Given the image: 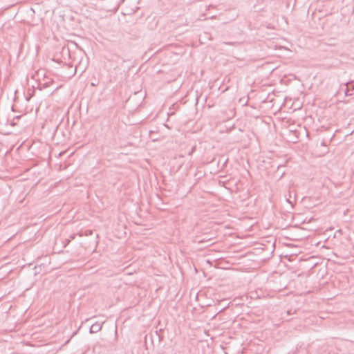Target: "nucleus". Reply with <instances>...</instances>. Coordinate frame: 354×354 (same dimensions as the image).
<instances>
[{
	"instance_id": "1",
	"label": "nucleus",
	"mask_w": 354,
	"mask_h": 354,
	"mask_svg": "<svg viewBox=\"0 0 354 354\" xmlns=\"http://www.w3.org/2000/svg\"><path fill=\"white\" fill-rule=\"evenodd\" d=\"M103 323L104 322H102V323L95 322L93 324H92L90 328V333H95L99 332L102 329Z\"/></svg>"
},
{
	"instance_id": "2",
	"label": "nucleus",
	"mask_w": 354,
	"mask_h": 354,
	"mask_svg": "<svg viewBox=\"0 0 354 354\" xmlns=\"http://www.w3.org/2000/svg\"><path fill=\"white\" fill-rule=\"evenodd\" d=\"M98 84H99V82L96 80L95 82H91V85L92 86H97L98 85Z\"/></svg>"
},
{
	"instance_id": "3",
	"label": "nucleus",
	"mask_w": 354,
	"mask_h": 354,
	"mask_svg": "<svg viewBox=\"0 0 354 354\" xmlns=\"http://www.w3.org/2000/svg\"><path fill=\"white\" fill-rule=\"evenodd\" d=\"M52 82H53V80H52V81H50V82H45V83L44 84V86L48 87V86H50V84Z\"/></svg>"
},
{
	"instance_id": "4",
	"label": "nucleus",
	"mask_w": 354,
	"mask_h": 354,
	"mask_svg": "<svg viewBox=\"0 0 354 354\" xmlns=\"http://www.w3.org/2000/svg\"><path fill=\"white\" fill-rule=\"evenodd\" d=\"M195 147H194L192 150L189 152V155L191 156L192 154V153L195 150Z\"/></svg>"
},
{
	"instance_id": "5",
	"label": "nucleus",
	"mask_w": 354,
	"mask_h": 354,
	"mask_svg": "<svg viewBox=\"0 0 354 354\" xmlns=\"http://www.w3.org/2000/svg\"><path fill=\"white\" fill-rule=\"evenodd\" d=\"M225 44H230V45H232L233 44L232 43H226L225 42Z\"/></svg>"
},
{
	"instance_id": "6",
	"label": "nucleus",
	"mask_w": 354,
	"mask_h": 354,
	"mask_svg": "<svg viewBox=\"0 0 354 354\" xmlns=\"http://www.w3.org/2000/svg\"><path fill=\"white\" fill-rule=\"evenodd\" d=\"M286 201H287L288 203H291V202L289 201V199H286Z\"/></svg>"
}]
</instances>
